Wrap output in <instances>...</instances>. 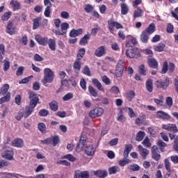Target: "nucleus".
Masks as SVG:
<instances>
[{"label":"nucleus","mask_w":178,"mask_h":178,"mask_svg":"<svg viewBox=\"0 0 178 178\" xmlns=\"http://www.w3.org/2000/svg\"><path fill=\"white\" fill-rule=\"evenodd\" d=\"M35 40L40 44V45L45 46L48 44V38H42L40 35H36L35 36Z\"/></svg>","instance_id":"f8f14e48"},{"label":"nucleus","mask_w":178,"mask_h":178,"mask_svg":"<svg viewBox=\"0 0 178 178\" xmlns=\"http://www.w3.org/2000/svg\"><path fill=\"white\" fill-rule=\"evenodd\" d=\"M95 56L97 58H101V56H104L105 55V47L101 46L98 47L95 51Z\"/></svg>","instance_id":"f3484780"},{"label":"nucleus","mask_w":178,"mask_h":178,"mask_svg":"<svg viewBox=\"0 0 178 178\" xmlns=\"http://www.w3.org/2000/svg\"><path fill=\"white\" fill-rule=\"evenodd\" d=\"M81 34H83V29H79L77 30L72 29L70 33V37H72V38H75V37H78V35H81Z\"/></svg>","instance_id":"412c9836"},{"label":"nucleus","mask_w":178,"mask_h":178,"mask_svg":"<svg viewBox=\"0 0 178 178\" xmlns=\"http://www.w3.org/2000/svg\"><path fill=\"white\" fill-rule=\"evenodd\" d=\"M119 168L118 166H113L108 168L109 175H115L118 172Z\"/></svg>","instance_id":"4d7b16f0"},{"label":"nucleus","mask_w":178,"mask_h":178,"mask_svg":"<svg viewBox=\"0 0 178 178\" xmlns=\"http://www.w3.org/2000/svg\"><path fill=\"white\" fill-rule=\"evenodd\" d=\"M149 33L144 31L140 35V40L142 42L147 44V42H148V39L149 38Z\"/></svg>","instance_id":"c85d7f7f"},{"label":"nucleus","mask_w":178,"mask_h":178,"mask_svg":"<svg viewBox=\"0 0 178 178\" xmlns=\"http://www.w3.org/2000/svg\"><path fill=\"white\" fill-rule=\"evenodd\" d=\"M140 168L138 164L134 163L131 164L128 166V170H131V172H138Z\"/></svg>","instance_id":"f704fd0d"},{"label":"nucleus","mask_w":178,"mask_h":178,"mask_svg":"<svg viewBox=\"0 0 178 178\" xmlns=\"http://www.w3.org/2000/svg\"><path fill=\"white\" fill-rule=\"evenodd\" d=\"M50 109L53 111V112H56L59 109V106L58 105V102L56 101H53L49 103Z\"/></svg>","instance_id":"72a5a7b5"},{"label":"nucleus","mask_w":178,"mask_h":178,"mask_svg":"<svg viewBox=\"0 0 178 178\" xmlns=\"http://www.w3.org/2000/svg\"><path fill=\"white\" fill-rule=\"evenodd\" d=\"M16 30V28L13 26V23L10 21L8 22V24L6 27V32L10 35H13L15 34V31Z\"/></svg>","instance_id":"4468645a"},{"label":"nucleus","mask_w":178,"mask_h":178,"mask_svg":"<svg viewBox=\"0 0 178 178\" xmlns=\"http://www.w3.org/2000/svg\"><path fill=\"white\" fill-rule=\"evenodd\" d=\"M156 119H162L163 120H169L170 115L165 111H159L156 112Z\"/></svg>","instance_id":"9d476101"},{"label":"nucleus","mask_w":178,"mask_h":178,"mask_svg":"<svg viewBox=\"0 0 178 178\" xmlns=\"http://www.w3.org/2000/svg\"><path fill=\"white\" fill-rule=\"evenodd\" d=\"M29 98L30 99L29 105L31 106H37L38 102L40 101V97H38V95L35 94L34 92L29 90Z\"/></svg>","instance_id":"f03ea898"},{"label":"nucleus","mask_w":178,"mask_h":178,"mask_svg":"<svg viewBox=\"0 0 178 178\" xmlns=\"http://www.w3.org/2000/svg\"><path fill=\"white\" fill-rule=\"evenodd\" d=\"M142 144L144 145V147H146V148H149L152 145L151 143H149V139L148 138V137H146L145 138Z\"/></svg>","instance_id":"13d9d810"},{"label":"nucleus","mask_w":178,"mask_h":178,"mask_svg":"<svg viewBox=\"0 0 178 178\" xmlns=\"http://www.w3.org/2000/svg\"><path fill=\"white\" fill-rule=\"evenodd\" d=\"M13 147H16L17 148H20L24 145V142L22 140V138H17L14 140L12 142Z\"/></svg>","instance_id":"aec40b11"},{"label":"nucleus","mask_w":178,"mask_h":178,"mask_svg":"<svg viewBox=\"0 0 178 178\" xmlns=\"http://www.w3.org/2000/svg\"><path fill=\"white\" fill-rule=\"evenodd\" d=\"M47 44L49 45V48L51 51H56V41L52 38L48 39Z\"/></svg>","instance_id":"b1692460"},{"label":"nucleus","mask_w":178,"mask_h":178,"mask_svg":"<svg viewBox=\"0 0 178 178\" xmlns=\"http://www.w3.org/2000/svg\"><path fill=\"white\" fill-rule=\"evenodd\" d=\"M138 151L143 159H145L148 156V154H149V152L148 151V149H144V147H143V145H138Z\"/></svg>","instance_id":"dca6fc26"},{"label":"nucleus","mask_w":178,"mask_h":178,"mask_svg":"<svg viewBox=\"0 0 178 178\" xmlns=\"http://www.w3.org/2000/svg\"><path fill=\"white\" fill-rule=\"evenodd\" d=\"M84 145H86V143H83V142H79V143L76 146V151L77 152H81V151H83V148H84Z\"/></svg>","instance_id":"6e6d98bb"},{"label":"nucleus","mask_w":178,"mask_h":178,"mask_svg":"<svg viewBox=\"0 0 178 178\" xmlns=\"http://www.w3.org/2000/svg\"><path fill=\"white\" fill-rule=\"evenodd\" d=\"M44 76H55L52 70L50 68H45L44 70Z\"/></svg>","instance_id":"5fc2aeb1"},{"label":"nucleus","mask_w":178,"mask_h":178,"mask_svg":"<svg viewBox=\"0 0 178 178\" xmlns=\"http://www.w3.org/2000/svg\"><path fill=\"white\" fill-rule=\"evenodd\" d=\"M72 98H73V94L69 92L63 97V101H69L70 99H72Z\"/></svg>","instance_id":"e2e57ef3"},{"label":"nucleus","mask_w":178,"mask_h":178,"mask_svg":"<svg viewBox=\"0 0 178 178\" xmlns=\"http://www.w3.org/2000/svg\"><path fill=\"white\" fill-rule=\"evenodd\" d=\"M51 138L52 140L51 143H53L52 144H53L54 147H56V145L59 143V136H54L51 137Z\"/></svg>","instance_id":"bf43d9fd"},{"label":"nucleus","mask_w":178,"mask_h":178,"mask_svg":"<svg viewBox=\"0 0 178 178\" xmlns=\"http://www.w3.org/2000/svg\"><path fill=\"white\" fill-rule=\"evenodd\" d=\"M152 158L154 159V161H159L161 159V154L159 153V150L158 149V147L156 145H154L152 147Z\"/></svg>","instance_id":"1a4fd4ad"},{"label":"nucleus","mask_w":178,"mask_h":178,"mask_svg":"<svg viewBox=\"0 0 178 178\" xmlns=\"http://www.w3.org/2000/svg\"><path fill=\"white\" fill-rule=\"evenodd\" d=\"M162 129L164 130H168V131H175V133H177V127H176V124H163Z\"/></svg>","instance_id":"9b49d317"},{"label":"nucleus","mask_w":178,"mask_h":178,"mask_svg":"<svg viewBox=\"0 0 178 178\" xmlns=\"http://www.w3.org/2000/svg\"><path fill=\"white\" fill-rule=\"evenodd\" d=\"M8 90H9V84H5L0 89V95H2V94H6L8 92Z\"/></svg>","instance_id":"603ef678"},{"label":"nucleus","mask_w":178,"mask_h":178,"mask_svg":"<svg viewBox=\"0 0 178 178\" xmlns=\"http://www.w3.org/2000/svg\"><path fill=\"white\" fill-rule=\"evenodd\" d=\"M147 63L149 67H152V69H156L158 67V61L151 56L148 57Z\"/></svg>","instance_id":"ddd939ff"},{"label":"nucleus","mask_w":178,"mask_h":178,"mask_svg":"<svg viewBox=\"0 0 178 178\" xmlns=\"http://www.w3.org/2000/svg\"><path fill=\"white\" fill-rule=\"evenodd\" d=\"M173 149L178 154V136L175 138Z\"/></svg>","instance_id":"69168bd1"},{"label":"nucleus","mask_w":178,"mask_h":178,"mask_svg":"<svg viewBox=\"0 0 178 178\" xmlns=\"http://www.w3.org/2000/svg\"><path fill=\"white\" fill-rule=\"evenodd\" d=\"M73 69L76 73L81 70V60L76 58L73 65Z\"/></svg>","instance_id":"a211bd4d"},{"label":"nucleus","mask_w":178,"mask_h":178,"mask_svg":"<svg viewBox=\"0 0 178 178\" xmlns=\"http://www.w3.org/2000/svg\"><path fill=\"white\" fill-rule=\"evenodd\" d=\"M124 62L122 60H118L116 70H115V76L117 77H122L123 76V72L124 70V67L123 66Z\"/></svg>","instance_id":"423d86ee"},{"label":"nucleus","mask_w":178,"mask_h":178,"mask_svg":"<svg viewBox=\"0 0 178 178\" xmlns=\"http://www.w3.org/2000/svg\"><path fill=\"white\" fill-rule=\"evenodd\" d=\"M90 33H87L82 38H81L79 41L80 45H87L88 44V40L90 39Z\"/></svg>","instance_id":"bb28decb"},{"label":"nucleus","mask_w":178,"mask_h":178,"mask_svg":"<svg viewBox=\"0 0 178 178\" xmlns=\"http://www.w3.org/2000/svg\"><path fill=\"white\" fill-rule=\"evenodd\" d=\"M168 72V61H165L163 64V67L161 70V74H165Z\"/></svg>","instance_id":"338daca9"},{"label":"nucleus","mask_w":178,"mask_h":178,"mask_svg":"<svg viewBox=\"0 0 178 178\" xmlns=\"http://www.w3.org/2000/svg\"><path fill=\"white\" fill-rule=\"evenodd\" d=\"M143 15H144V11L140 8H138L137 10L134 12V19H137V17H141Z\"/></svg>","instance_id":"473e14b6"},{"label":"nucleus","mask_w":178,"mask_h":178,"mask_svg":"<svg viewBox=\"0 0 178 178\" xmlns=\"http://www.w3.org/2000/svg\"><path fill=\"white\" fill-rule=\"evenodd\" d=\"M84 10L87 13H91V12L94 10V6H92L91 4H86L84 7Z\"/></svg>","instance_id":"8fccbe9b"},{"label":"nucleus","mask_w":178,"mask_h":178,"mask_svg":"<svg viewBox=\"0 0 178 178\" xmlns=\"http://www.w3.org/2000/svg\"><path fill=\"white\" fill-rule=\"evenodd\" d=\"M95 176H97V177L99 178H105L108 176V172L106 170H97L94 172Z\"/></svg>","instance_id":"4be33fe9"},{"label":"nucleus","mask_w":178,"mask_h":178,"mask_svg":"<svg viewBox=\"0 0 178 178\" xmlns=\"http://www.w3.org/2000/svg\"><path fill=\"white\" fill-rule=\"evenodd\" d=\"M137 44V40L134 38L129 40V41L126 44L127 48H133L134 45Z\"/></svg>","instance_id":"7c9ffc66"},{"label":"nucleus","mask_w":178,"mask_h":178,"mask_svg":"<svg viewBox=\"0 0 178 178\" xmlns=\"http://www.w3.org/2000/svg\"><path fill=\"white\" fill-rule=\"evenodd\" d=\"M154 102L155 104H156L157 106H164L163 96L160 97V99H154Z\"/></svg>","instance_id":"09e8293b"},{"label":"nucleus","mask_w":178,"mask_h":178,"mask_svg":"<svg viewBox=\"0 0 178 178\" xmlns=\"http://www.w3.org/2000/svg\"><path fill=\"white\" fill-rule=\"evenodd\" d=\"M170 161L174 163L175 165H177L178 163V156L177 155H173L170 156Z\"/></svg>","instance_id":"774afa93"},{"label":"nucleus","mask_w":178,"mask_h":178,"mask_svg":"<svg viewBox=\"0 0 178 178\" xmlns=\"http://www.w3.org/2000/svg\"><path fill=\"white\" fill-rule=\"evenodd\" d=\"M146 89L149 92H152L154 90V84L152 83V79H149L146 81Z\"/></svg>","instance_id":"a878e982"},{"label":"nucleus","mask_w":178,"mask_h":178,"mask_svg":"<svg viewBox=\"0 0 178 178\" xmlns=\"http://www.w3.org/2000/svg\"><path fill=\"white\" fill-rule=\"evenodd\" d=\"M108 29L111 33H113L115 31V27L117 29V30H119L120 29H123V25L122 24L113 20V19H110L108 20Z\"/></svg>","instance_id":"f257e3e1"},{"label":"nucleus","mask_w":178,"mask_h":178,"mask_svg":"<svg viewBox=\"0 0 178 178\" xmlns=\"http://www.w3.org/2000/svg\"><path fill=\"white\" fill-rule=\"evenodd\" d=\"M39 115L42 117L48 116V115H49V111L47 109H41L39 111Z\"/></svg>","instance_id":"052dcab7"},{"label":"nucleus","mask_w":178,"mask_h":178,"mask_svg":"<svg viewBox=\"0 0 178 178\" xmlns=\"http://www.w3.org/2000/svg\"><path fill=\"white\" fill-rule=\"evenodd\" d=\"M157 145H158V147H159L160 151H161V152H165V147H166L165 143H164L162 140H159L157 142Z\"/></svg>","instance_id":"49530a36"},{"label":"nucleus","mask_w":178,"mask_h":178,"mask_svg":"<svg viewBox=\"0 0 178 178\" xmlns=\"http://www.w3.org/2000/svg\"><path fill=\"white\" fill-rule=\"evenodd\" d=\"M54 76H44V78L42 81L43 86H47V84L52 83L54 81Z\"/></svg>","instance_id":"393cba45"},{"label":"nucleus","mask_w":178,"mask_h":178,"mask_svg":"<svg viewBox=\"0 0 178 178\" xmlns=\"http://www.w3.org/2000/svg\"><path fill=\"white\" fill-rule=\"evenodd\" d=\"M131 149H133V145L131 144L125 145V149L123 154L124 158H127L129 156V154H130Z\"/></svg>","instance_id":"cd10ccee"},{"label":"nucleus","mask_w":178,"mask_h":178,"mask_svg":"<svg viewBox=\"0 0 178 178\" xmlns=\"http://www.w3.org/2000/svg\"><path fill=\"white\" fill-rule=\"evenodd\" d=\"M92 83L94 84V86H95L97 88V90H99V91H102V92H105V89L104 88V87H102V84L100 83L99 81H98V79H93L92 80Z\"/></svg>","instance_id":"5701e85b"},{"label":"nucleus","mask_w":178,"mask_h":178,"mask_svg":"<svg viewBox=\"0 0 178 178\" xmlns=\"http://www.w3.org/2000/svg\"><path fill=\"white\" fill-rule=\"evenodd\" d=\"M102 115H104V108H96L89 112V116L92 118H99Z\"/></svg>","instance_id":"20e7f679"},{"label":"nucleus","mask_w":178,"mask_h":178,"mask_svg":"<svg viewBox=\"0 0 178 178\" xmlns=\"http://www.w3.org/2000/svg\"><path fill=\"white\" fill-rule=\"evenodd\" d=\"M102 81L106 86H109V84H111V79L105 75L102 77Z\"/></svg>","instance_id":"680f3d73"},{"label":"nucleus","mask_w":178,"mask_h":178,"mask_svg":"<svg viewBox=\"0 0 178 178\" xmlns=\"http://www.w3.org/2000/svg\"><path fill=\"white\" fill-rule=\"evenodd\" d=\"M145 137V132L143 131H140L137 134H136V141H143V139Z\"/></svg>","instance_id":"a19ab883"},{"label":"nucleus","mask_w":178,"mask_h":178,"mask_svg":"<svg viewBox=\"0 0 178 178\" xmlns=\"http://www.w3.org/2000/svg\"><path fill=\"white\" fill-rule=\"evenodd\" d=\"M10 5L13 8V10H19V9H20V3L17 1H11Z\"/></svg>","instance_id":"e433bc0d"},{"label":"nucleus","mask_w":178,"mask_h":178,"mask_svg":"<svg viewBox=\"0 0 178 178\" xmlns=\"http://www.w3.org/2000/svg\"><path fill=\"white\" fill-rule=\"evenodd\" d=\"M38 130L40 131L41 133L45 134L47 133V126L45 124L40 122L38 124Z\"/></svg>","instance_id":"79ce46f5"},{"label":"nucleus","mask_w":178,"mask_h":178,"mask_svg":"<svg viewBox=\"0 0 178 178\" xmlns=\"http://www.w3.org/2000/svg\"><path fill=\"white\" fill-rule=\"evenodd\" d=\"M84 55H86V49L84 48H81L78 51V54L76 55V59H80V60H81V59H83V58H84Z\"/></svg>","instance_id":"c9c22d12"},{"label":"nucleus","mask_w":178,"mask_h":178,"mask_svg":"<svg viewBox=\"0 0 178 178\" xmlns=\"http://www.w3.org/2000/svg\"><path fill=\"white\" fill-rule=\"evenodd\" d=\"M110 91L112 92V94H119V92H120L119 88L116 86L111 87Z\"/></svg>","instance_id":"0e129e2a"},{"label":"nucleus","mask_w":178,"mask_h":178,"mask_svg":"<svg viewBox=\"0 0 178 178\" xmlns=\"http://www.w3.org/2000/svg\"><path fill=\"white\" fill-rule=\"evenodd\" d=\"M11 16H12V12L8 11V12L4 13V14L1 17V20L3 22H8V20L10 19Z\"/></svg>","instance_id":"ea45409f"},{"label":"nucleus","mask_w":178,"mask_h":178,"mask_svg":"<svg viewBox=\"0 0 178 178\" xmlns=\"http://www.w3.org/2000/svg\"><path fill=\"white\" fill-rule=\"evenodd\" d=\"M121 13L122 15H127L129 13V6L126 3L121 4Z\"/></svg>","instance_id":"4c0bfd02"},{"label":"nucleus","mask_w":178,"mask_h":178,"mask_svg":"<svg viewBox=\"0 0 178 178\" xmlns=\"http://www.w3.org/2000/svg\"><path fill=\"white\" fill-rule=\"evenodd\" d=\"M9 101H10V93H7L6 96L0 99V104L2 105V104H5V102H8Z\"/></svg>","instance_id":"37998d69"},{"label":"nucleus","mask_w":178,"mask_h":178,"mask_svg":"<svg viewBox=\"0 0 178 178\" xmlns=\"http://www.w3.org/2000/svg\"><path fill=\"white\" fill-rule=\"evenodd\" d=\"M82 72L83 73V74H85L86 76H88L89 77L91 76V72L90 71V67H88L87 65H86L83 70Z\"/></svg>","instance_id":"864d4df0"},{"label":"nucleus","mask_w":178,"mask_h":178,"mask_svg":"<svg viewBox=\"0 0 178 178\" xmlns=\"http://www.w3.org/2000/svg\"><path fill=\"white\" fill-rule=\"evenodd\" d=\"M85 154L88 156H94L95 155V148L91 143H87L85 146Z\"/></svg>","instance_id":"6e6552de"},{"label":"nucleus","mask_w":178,"mask_h":178,"mask_svg":"<svg viewBox=\"0 0 178 178\" xmlns=\"http://www.w3.org/2000/svg\"><path fill=\"white\" fill-rule=\"evenodd\" d=\"M134 97H136V92L134 90H130L127 93V98L129 101H131Z\"/></svg>","instance_id":"3c124183"},{"label":"nucleus","mask_w":178,"mask_h":178,"mask_svg":"<svg viewBox=\"0 0 178 178\" xmlns=\"http://www.w3.org/2000/svg\"><path fill=\"white\" fill-rule=\"evenodd\" d=\"M130 163V159H127V157H124L120 160L118 162V165L120 166H126V165L129 164Z\"/></svg>","instance_id":"58836bf2"},{"label":"nucleus","mask_w":178,"mask_h":178,"mask_svg":"<svg viewBox=\"0 0 178 178\" xmlns=\"http://www.w3.org/2000/svg\"><path fill=\"white\" fill-rule=\"evenodd\" d=\"M170 84V81L169 78H165V81H156L155 82V86L157 88H162L163 90H166Z\"/></svg>","instance_id":"39448f33"},{"label":"nucleus","mask_w":178,"mask_h":178,"mask_svg":"<svg viewBox=\"0 0 178 178\" xmlns=\"http://www.w3.org/2000/svg\"><path fill=\"white\" fill-rule=\"evenodd\" d=\"M88 91L90 94L92 95V97H98V92H97V90H95V88H94V87H92V86H88Z\"/></svg>","instance_id":"a18cd8bd"},{"label":"nucleus","mask_w":178,"mask_h":178,"mask_svg":"<svg viewBox=\"0 0 178 178\" xmlns=\"http://www.w3.org/2000/svg\"><path fill=\"white\" fill-rule=\"evenodd\" d=\"M126 56L127 58L133 59V58H140V51L137 49H129L126 51Z\"/></svg>","instance_id":"0eeeda50"},{"label":"nucleus","mask_w":178,"mask_h":178,"mask_svg":"<svg viewBox=\"0 0 178 178\" xmlns=\"http://www.w3.org/2000/svg\"><path fill=\"white\" fill-rule=\"evenodd\" d=\"M41 22V17H38L33 19V30H37L40 27V22Z\"/></svg>","instance_id":"2f4dec72"},{"label":"nucleus","mask_w":178,"mask_h":178,"mask_svg":"<svg viewBox=\"0 0 178 178\" xmlns=\"http://www.w3.org/2000/svg\"><path fill=\"white\" fill-rule=\"evenodd\" d=\"M139 73L140 74H142V76H147V69L145 68L144 64L140 65Z\"/></svg>","instance_id":"de8ad7c7"},{"label":"nucleus","mask_w":178,"mask_h":178,"mask_svg":"<svg viewBox=\"0 0 178 178\" xmlns=\"http://www.w3.org/2000/svg\"><path fill=\"white\" fill-rule=\"evenodd\" d=\"M165 45L163 43H159L156 46H154V51L157 52H162L165 48Z\"/></svg>","instance_id":"c03bdc74"},{"label":"nucleus","mask_w":178,"mask_h":178,"mask_svg":"<svg viewBox=\"0 0 178 178\" xmlns=\"http://www.w3.org/2000/svg\"><path fill=\"white\" fill-rule=\"evenodd\" d=\"M144 31H146L147 34L151 35L152 33L155 32V24L154 23L150 24L149 26Z\"/></svg>","instance_id":"c756f323"},{"label":"nucleus","mask_w":178,"mask_h":178,"mask_svg":"<svg viewBox=\"0 0 178 178\" xmlns=\"http://www.w3.org/2000/svg\"><path fill=\"white\" fill-rule=\"evenodd\" d=\"M13 151L6 150L3 154V158L8 159V161H13Z\"/></svg>","instance_id":"6ab92c4d"},{"label":"nucleus","mask_w":178,"mask_h":178,"mask_svg":"<svg viewBox=\"0 0 178 178\" xmlns=\"http://www.w3.org/2000/svg\"><path fill=\"white\" fill-rule=\"evenodd\" d=\"M35 108V106H31V104H29V106H27L25 108L24 118H25V119L29 118V116H30V115H31V113L34 112Z\"/></svg>","instance_id":"2eb2a0df"},{"label":"nucleus","mask_w":178,"mask_h":178,"mask_svg":"<svg viewBox=\"0 0 178 178\" xmlns=\"http://www.w3.org/2000/svg\"><path fill=\"white\" fill-rule=\"evenodd\" d=\"M61 30H53V33L56 35H65L67 33V29H69V24L67 22H63L60 24Z\"/></svg>","instance_id":"7ed1b4c3"}]
</instances>
